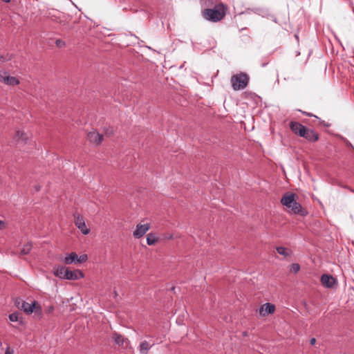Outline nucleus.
<instances>
[{
    "instance_id": "1",
    "label": "nucleus",
    "mask_w": 354,
    "mask_h": 354,
    "mask_svg": "<svg viewBox=\"0 0 354 354\" xmlns=\"http://www.w3.org/2000/svg\"><path fill=\"white\" fill-rule=\"evenodd\" d=\"M281 203L290 209V212L294 214L306 216L308 212L304 209L301 205L295 200V194L290 192H286L281 199Z\"/></svg>"
},
{
    "instance_id": "2",
    "label": "nucleus",
    "mask_w": 354,
    "mask_h": 354,
    "mask_svg": "<svg viewBox=\"0 0 354 354\" xmlns=\"http://www.w3.org/2000/svg\"><path fill=\"white\" fill-rule=\"evenodd\" d=\"M226 7L221 3L213 8H207L203 11V17L207 21L218 22L225 15Z\"/></svg>"
},
{
    "instance_id": "3",
    "label": "nucleus",
    "mask_w": 354,
    "mask_h": 354,
    "mask_svg": "<svg viewBox=\"0 0 354 354\" xmlns=\"http://www.w3.org/2000/svg\"><path fill=\"white\" fill-rule=\"evenodd\" d=\"M249 77L246 73H240L231 77L230 83L234 91L244 89L248 84Z\"/></svg>"
},
{
    "instance_id": "4",
    "label": "nucleus",
    "mask_w": 354,
    "mask_h": 354,
    "mask_svg": "<svg viewBox=\"0 0 354 354\" xmlns=\"http://www.w3.org/2000/svg\"><path fill=\"white\" fill-rule=\"evenodd\" d=\"M88 257L86 254H82L80 256H78L75 252H72L70 254H67L64 259L62 260V262L65 264L70 265V264H80L82 263L85 262L87 260Z\"/></svg>"
},
{
    "instance_id": "5",
    "label": "nucleus",
    "mask_w": 354,
    "mask_h": 354,
    "mask_svg": "<svg viewBox=\"0 0 354 354\" xmlns=\"http://www.w3.org/2000/svg\"><path fill=\"white\" fill-rule=\"evenodd\" d=\"M74 218L75 224L81 232L84 235L89 234L90 229L86 227L84 218L80 214H75Z\"/></svg>"
},
{
    "instance_id": "6",
    "label": "nucleus",
    "mask_w": 354,
    "mask_h": 354,
    "mask_svg": "<svg viewBox=\"0 0 354 354\" xmlns=\"http://www.w3.org/2000/svg\"><path fill=\"white\" fill-rule=\"evenodd\" d=\"M308 142H315L319 140V134L314 130L310 129L305 127L304 136H301Z\"/></svg>"
},
{
    "instance_id": "7",
    "label": "nucleus",
    "mask_w": 354,
    "mask_h": 354,
    "mask_svg": "<svg viewBox=\"0 0 354 354\" xmlns=\"http://www.w3.org/2000/svg\"><path fill=\"white\" fill-rule=\"evenodd\" d=\"M149 229H150V224H149V223L138 224L136 226V230L133 232V236L136 239L141 238L146 234V232Z\"/></svg>"
},
{
    "instance_id": "8",
    "label": "nucleus",
    "mask_w": 354,
    "mask_h": 354,
    "mask_svg": "<svg viewBox=\"0 0 354 354\" xmlns=\"http://www.w3.org/2000/svg\"><path fill=\"white\" fill-rule=\"evenodd\" d=\"M64 277V279L77 280L83 278L84 274L80 270H71L67 268Z\"/></svg>"
},
{
    "instance_id": "9",
    "label": "nucleus",
    "mask_w": 354,
    "mask_h": 354,
    "mask_svg": "<svg viewBox=\"0 0 354 354\" xmlns=\"http://www.w3.org/2000/svg\"><path fill=\"white\" fill-rule=\"evenodd\" d=\"M289 126H290V130L295 135H297L299 136H304L305 126L302 125L301 124H300L298 122H294V121H291L290 122Z\"/></svg>"
},
{
    "instance_id": "10",
    "label": "nucleus",
    "mask_w": 354,
    "mask_h": 354,
    "mask_svg": "<svg viewBox=\"0 0 354 354\" xmlns=\"http://www.w3.org/2000/svg\"><path fill=\"white\" fill-rule=\"evenodd\" d=\"M321 282L324 287L330 288H333L336 283V279L330 275L323 274L321 277Z\"/></svg>"
},
{
    "instance_id": "11",
    "label": "nucleus",
    "mask_w": 354,
    "mask_h": 354,
    "mask_svg": "<svg viewBox=\"0 0 354 354\" xmlns=\"http://www.w3.org/2000/svg\"><path fill=\"white\" fill-rule=\"evenodd\" d=\"M275 307L274 305L271 304L270 303L264 304L259 308V314L261 316H266L269 314H272L274 312Z\"/></svg>"
},
{
    "instance_id": "12",
    "label": "nucleus",
    "mask_w": 354,
    "mask_h": 354,
    "mask_svg": "<svg viewBox=\"0 0 354 354\" xmlns=\"http://www.w3.org/2000/svg\"><path fill=\"white\" fill-rule=\"evenodd\" d=\"M37 304V301H34L31 304L26 301H22L21 304L18 303V307L21 308L24 312L27 314H31L33 313L35 305Z\"/></svg>"
},
{
    "instance_id": "13",
    "label": "nucleus",
    "mask_w": 354,
    "mask_h": 354,
    "mask_svg": "<svg viewBox=\"0 0 354 354\" xmlns=\"http://www.w3.org/2000/svg\"><path fill=\"white\" fill-rule=\"evenodd\" d=\"M112 339L113 342L119 346H127L129 343L127 338L117 333H113Z\"/></svg>"
},
{
    "instance_id": "14",
    "label": "nucleus",
    "mask_w": 354,
    "mask_h": 354,
    "mask_svg": "<svg viewBox=\"0 0 354 354\" xmlns=\"http://www.w3.org/2000/svg\"><path fill=\"white\" fill-rule=\"evenodd\" d=\"M88 140L95 145H99L103 140V135L97 131H92L88 133Z\"/></svg>"
},
{
    "instance_id": "15",
    "label": "nucleus",
    "mask_w": 354,
    "mask_h": 354,
    "mask_svg": "<svg viewBox=\"0 0 354 354\" xmlns=\"http://www.w3.org/2000/svg\"><path fill=\"white\" fill-rule=\"evenodd\" d=\"M66 269L67 268L64 266H55L53 268V274L60 279H64Z\"/></svg>"
},
{
    "instance_id": "16",
    "label": "nucleus",
    "mask_w": 354,
    "mask_h": 354,
    "mask_svg": "<svg viewBox=\"0 0 354 354\" xmlns=\"http://www.w3.org/2000/svg\"><path fill=\"white\" fill-rule=\"evenodd\" d=\"M154 345L147 340L142 341L139 346L140 354H147L150 348Z\"/></svg>"
},
{
    "instance_id": "17",
    "label": "nucleus",
    "mask_w": 354,
    "mask_h": 354,
    "mask_svg": "<svg viewBox=\"0 0 354 354\" xmlns=\"http://www.w3.org/2000/svg\"><path fill=\"white\" fill-rule=\"evenodd\" d=\"M6 85L8 86H17L20 84L19 80L14 76H10L8 74L6 77V81L4 82Z\"/></svg>"
},
{
    "instance_id": "18",
    "label": "nucleus",
    "mask_w": 354,
    "mask_h": 354,
    "mask_svg": "<svg viewBox=\"0 0 354 354\" xmlns=\"http://www.w3.org/2000/svg\"><path fill=\"white\" fill-rule=\"evenodd\" d=\"M15 136L18 140H21L24 142H26L28 140V136L22 130L17 131Z\"/></svg>"
},
{
    "instance_id": "19",
    "label": "nucleus",
    "mask_w": 354,
    "mask_h": 354,
    "mask_svg": "<svg viewBox=\"0 0 354 354\" xmlns=\"http://www.w3.org/2000/svg\"><path fill=\"white\" fill-rule=\"evenodd\" d=\"M158 240V237L153 233H149L147 237V243L149 245H154Z\"/></svg>"
},
{
    "instance_id": "20",
    "label": "nucleus",
    "mask_w": 354,
    "mask_h": 354,
    "mask_svg": "<svg viewBox=\"0 0 354 354\" xmlns=\"http://www.w3.org/2000/svg\"><path fill=\"white\" fill-rule=\"evenodd\" d=\"M32 245L31 243H27L24 245L21 250V254L26 255L28 254L30 250H32Z\"/></svg>"
},
{
    "instance_id": "21",
    "label": "nucleus",
    "mask_w": 354,
    "mask_h": 354,
    "mask_svg": "<svg viewBox=\"0 0 354 354\" xmlns=\"http://www.w3.org/2000/svg\"><path fill=\"white\" fill-rule=\"evenodd\" d=\"M277 251L279 254L284 257H288L290 254V251L284 247H277Z\"/></svg>"
},
{
    "instance_id": "22",
    "label": "nucleus",
    "mask_w": 354,
    "mask_h": 354,
    "mask_svg": "<svg viewBox=\"0 0 354 354\" xmlns=\"http://www.w3.org/2000/svg\"><path fill=\"white\" fill-rule=\"evenodd\" d=\"M33 312H35V315H37L38 316H41L42 313V310L39 304V303L37 301V304L35 305Z\"/></svg>"
},
{
    "instance_id": "23",
    "label": "nucleus",
    "mask_w": 354,
    "mask_h": 354,
    "mask_svg": "<svg viewBox=\"0 0 354 354\" xmlns=\"http://www.w3.org/2000/svg\"><path fill=\"white\" fill-rule=\"evenodd\" d=\"M8 74V72L5 71H0V82L4 84L6 81V77H7Z\"/></svg>"
},
{
    "instance_id": "24",
    "label": "nucleus",
    "mask_w": 354,
    "mask_h": 354,
    "mask_svg": "<svg viewBox=\"0 0 354 354\" xmlns=\"http://www.w3.org/2000/svg\"><path fill=\"white\" fill-rule=\"evenodd\" d=\"M300 266L298 263H293L290 266V271L294 273L299 272Z\"/></svg>"
},
{
    "instance_id": "25",
    "label": "nucleus",
    "mask_w": 354,
    "mask_h": 354,
    "mask_svg": "<svg viewBox=\"0 0 354 354\" xmlns=\"http://www.w3.org/2000/svg\"><path fill=\"white\" fill-rule=\"evenodd\" d=\"M9 319L11 322H17L19 319V315L17 313H13L9 315Z\"/></svg>"
},
{
    "instance_id": "26",
    "label": "nucleus",
    "mask_w": 354,
    "mask_h": 354,
    "mask_svg": "<svg viewBox=\"0 0 354 354\" xmlns=\"http://www.w3.org/2000/svg\"><path fill=\"white\" fill-rule=\"evenodd\" d=\"M55 44L56 46L58 47V48H63L66 46V43L65 41H62V39H57L56 41H55Z\"/></svg>"
},
{
    "instance_id": "27",
    "label": "nucleus",
    "mask_w": 354,
    "mask_h": 354,
    "mask_svg": "<svg viewBox=\"0 0 354 354\" xmlns=\"http://www.w3.org/2000/svg\"><path fill=\"white\" fill-rule=\"evenodd\" d=\"M301 113H302L304 115H307V116H309V117H314V118H315L317 120H319V121H320V123H323V122H324L323 121H321V120H320V119H319L317 116H316V115H313V113H308V112H306V111H301Z\"/></svg>"
},
{
    "instance_id": "28",
    "label": "nucleus",
    "mask_w": 354,
    "mask_h": 354,
    "mask_svg": "<svg viewBox=\"0 0 354 354\" xmlns=\"http://www.w3.org/2000/svg\"><path fill=\"white\" fill-rule=\"evenodd\" d=\"M4 354H14V350L11 349L10 346H8L6 348L5 353Z\"/></svg>"
},
{
    "instance_id": "29",
    "label": "nucleus",
    "mask_w": 354,
    "mask_h": 354,
    "mask_svg": "<svg viewBox=\"0 0 354 354\" xmlns=\"http://www.w3.org/2000/svg\"><path fill=\"white\" fill-rule=\"evenodd\" d=\"M47 17L50 18L51 19H53L54 21L57 20V17L55 16H54L53 15H51V12L50 11L48 13Z\"/></svg>"
},
{
    "instance_id": "30",
    "label": "nucleus",
    "mask_w": 354,
    "mask_h": 354,
    "mask_svg": "<svg viewBox=\"0 0 354 354\" xmlns=\"http://www.w3.org/2000/svg\"><path fill=\"white\" fill-rule=\"evenodd\" d=\"M310 342L311 345H314L315 344V342H316V339L314 338V337L311 338Z\"/></svg>"
},
{
    "instance_id": "31",
    "label": "nucleus",
    "mask_w": 354,
    "mask_h": 354,
    "mask_svg": "<svg viewBox=\"0 0 354 354\" xmlns=\"http://www.w3.org/2000/svg\"><path fill=\"white\" fill-rule=\"evenodd\" d=\"M167 238L168 239H173L174 237H173V235L169 234Z\"/></svg>"
},
{
    "instance_id": "32",
    "label": "nucleus",
    "mask_w": 354,
    "mask_h": 354,
    "mask_svg": "<svg viewBox=\"0 0 354 354\" xmlns=\"http://www.w3.org/2000/svg\"><path fill=\"white\" fill-rule=\"evenodd\" d=\"M3 225V222L0 220V229L2 228V225Z\"/></svg>"
},
{
    "instance_id": "33",
    "label": "nucleus",
    "mask_w": 354,
    "mask_h": 354,
    "mask_svg": "<svg viewBox=\"0 0 354 354\" xmlns=\"http://www.w3.org/2000/svg\"><path fill=\"white\" fill-rule=\"evenodd\" d=\"M1 60L5 61V59L2 55H0V61Z\"/></svg>"
}]
</instances>
